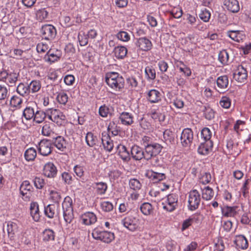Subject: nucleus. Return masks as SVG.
Here are the masks:
<instances>
[{
    "label": "nucleus",
    "mask_w": 251,
    "mask_h": 251,
    "mask_svg": "<svg viewBox=\"0 0 251 251\" xmlns=\"http://www.w3.org/2000/svg\"><path fill=\"white\" fill-rule=\"evenodd\" d=\"M105 82L112 89L120 91L124 88L125 79L116 72H109L106 74Z\"/></svg>",
    "instance_id": "f257e3e1"
},
{
    "label": "nucleus",
    "mask_w": 251,
    "mask_h": 251,
    "mask_svg": "<svg viewBox=\"0 0 251 251\" xmlns=\"http://www.w3.org/2000/svg\"><path fill=\"white\" fill-rule=\"evenodd\" d=\"M63 210V217L64 221L67 224H70L74 216L73 208V201L71 198L67 196L65 198L62 204Z\"/></svg>",
    "instance_id": "f03ea898"
},
{
    "label": "nucleus",
    "mask_w": 251,
    "mask_h": 251,
    "mask_svg": "<svg viewBox=\"0 0 251 251\" xmlns=\"http://www.w3.org/2000/svg\"><path fill=\"white\" fill-rule=\"evenodd\" d=\"M47 118L58 126L64 124L66 117L59 110L56 109H49L47 110Z\"/></svg>",
    "instance_id": "7ed1b4c3"
},
{
    "label": "nucleus",
    "mask_w": 251,
    "mask_h": 251,
    "mask_svg": "<svg viewBox=\"0 0 251 251\" xmlns=\"http://www.w3.org/2000/svg\"><path fill=\"white\" fill-rule=\"evenodd\" d=\"M92 236L96 240H99L106 243H110L115 238L114 233L107 231H100L98 229H95L93 230Z\"/></svg>",
    "instance_id": "20e7f679"
},
{
    "label": "nucleus",
    "mask_w": 251,
    "mask_h": 251,
    "mask_svg": "<svg viewBox=\"0 0 251 251\" xmlns=\"http://www.w3.org/2000/svg\"><path fill=\"white\" fill-rule=\"evenodd\" d=\"M201 195L197 190H192L189 193L188 208L191 211L198 208L201 202Z\"/></svg>",
    "instance_id": "39448f33"
},
{
    "label": "nucleus",
    "mask_w": 251,
    "mask_h": 251,
    "mask_svg": "<svg viewBox=\"0 0 251 251\" xmlns=\"http://www.w3.org/2000/svg\"><path fill=\"white\" fill-rule=\"evenodd\" d=\"M148 146L144 149L145 159L147 160H151L152 157H156L161 152L163 148L160 144L155 142Z\"/></svg>",
    "instance_id": "423d86ee"
},
{
    "label": "nucleus",
    "mask_w": 251,
    "mask_h": 251,
    "mask_svg": "<svg viewBox=\"0 0 251 251\" xmlns=\"http://www.w3.org/2000/svg\"><path fill=\"white\" fill-rule=\"evenodd\" d=\"M123 226L131 231H135L138 227L139 220L132 215H127L122 220Z\"/></svg>",
    "instance_id": "0eeeda50"
},
{
    "label": "nucleus",
    "mask_w": 251,
    "mask_h": 251,
    "mask_svg": "<svg viewBox=\"0 0 251 251\" xmlns=\"http://www.w3.org/2000/svg\"><path fill=\"white\" fill-rule=\"evenodd\" d=\"M177 197L176 195L171 194L167 196L165 202H162L163 208L169 212L174 211L177 205Z\"/></svg>",
    "instance_id": "6e6552de"
},
{
    "label": "nucleus",
    "mask_w": 251,
    "mask_h": 251,
    "mask_svg": "<svg viewBox=\"0 0 251 251\" xmlns=\"http://www.w3.org/2000/svg\"><path fill=\"white\" fill-rule=\"evenodd\" d=\"M234 79L240 83L244 82L248 78V72L243 64L239 65L233 73Z\"/></svg>",
    "instance_id": "1a4fd4ad"
},
{
    "label": "nucleus",
    "mask_w": 251,
    "mask_h": 251,
    "mask_svg": "<svg viewBox=\"0 0 251 251\" xmlns=\"http://www.w3.org/2000/svg\"><path fill=\"white\" fill-rule=\"evenodd\" d=\"M52 149L51 141L50 140L43 139L38 144V151L43 156H48L50 154Z\"/></svg>",
    "instance_id": "9d476101"
},
{
    "label": "nucleus",
    "mask_w": 251,
    "mask_h": 251,
    "mask_svg": "<svg viewBox=\"0 0 251 251\" xmlns=\"http://www.w3.org/2000/svg\"><path fill=\"white\" fill-rule=\"evenodd\" d=\"M41 32L42 38L47 40H52L56 34V28L51 25H45L42 26Z\"/></svg>",
    "instance_id": "9b49d317"
},
{
    "label": "nucleus",
    "mask_w": 251,
    "mask_h": 251,
    "mask_svg": "<svg viewBox=\"0 0 251 251\" xmlns=\"http://www.w3.org/2000/svg\"><path fill=\"white\" fill-rule=\"evenodd\" d=\"M193 132L191 128L184 129L180 136L182 145L184 147L190 146L193 142Z\"/></svg>",
    "instance_id": "f8f14e48"
},
{
    "label": "nucleus",
    "mask_w": 251,
    "mask_h": 251,
    "mask_svg": "<svg viewBox=\"0 0 251 251\" xmlns=\"http://www.w3.org/2000/svg\"><path fill=\"white\" fill-rule=\"evenodd\" d=\"M135 45L140 50L145 51L151 50L152 47L151 41L145 37L137 39Z\"/></svg>",
    "instance_id": "ddd939ff"
},
{
    "label": "nucleus",
    "mask_w": 251,
    "mask_h": 251,
    "mask_svg": "<svg viewBox=\"0 0 251 251\" xmlns=\"http://www.w3.org/2000/svg\"><path fill=\"white\" fill-rule=\"evenodd\" d=\"M145 175L153 183L158 182L166 178V175L164 173L158 172L152 170H148Z\"/></svg>",
    "instance_id": "4468645a"
},
{
    "label": "nucleus",
    "mask_w": 251,
    "mask_h": 251,
    "mask_svg": "<svg viewBox=\"0 0 251 251\" xmlns=\"http://www.w3.org/2000/svg\"><path fill=\"white\" fill-rule=\"evenodd\" d=\"M61 51L58 50L50 49L44 57V59L50 63L57 61L61 57Z\"/></svg>",
    "instance_id": "2eb2a0df"
},
{
    "label": "nucleus",
    "mask_w": 251,
    "mask_h": 251,
    "mask_svg": "<svg viewBox=\"0 0 251 251\" xmlns=\"http://www.w3.org/2000/svg\"><path fill=\"white\" fill-rule=\"evenodd\" d=\"M57 170L55 166L51 162L46 163L43 169V174L45 176L53 178L57 174Z\"/></svg>",
    "instance_id": "dca6fc26"
},
{
    "label": "nucleus",
    "mask_w": 251,
    "mask_h": 251,
    "mask_svg": "<svg viewBox=\"0 0 251 251\" xmlns=\"http://www.w3.org/2000/svg\"><path fill=\"white\" fill-rule=\"evenodd\" d=\"M131 154L133 159L140 160L143 158L145 159V151L137 145H134L131 149Z\"/></svg>",
    "instance_id": "f3484780"
},
{
    "label": "nucleus",
    "mask_w": 251,
    "mask_h": 251,
    "mask_svg": "<svg viewBox=\"0 0 251 251\" xmlns=\"http://www.w3.org/2000/svg\"><path fill=\"white\" fill-rule=\"evenodd\" d=\"M101 135V142L104 149L106 151L110 152L114 147L113 141L106 132H102Z\"/></svg>",
    "instance_id": "a211bd4d"
},
{
    "label": "nucleus",
    "mask_w": 251,
    "mask_h": 251,
    "mask_svg": "<svg viewBox=\"0 0 251 251\" xmlns=\"http://www.w3.org/2000/svg\"><path fill=\"white\" fill-rule=\"evenodd\" d=\"M234 242L236 248L239 249L246 250L249 246L248 241L243 235H236Z\"/></svg>",
    "instance_id": "6ab92c4d"
},
{
    "label": "nucleus",
    "mask_w": 251,
    "mask_h": 251,
    "mask_svg": "<svg viewBox=\"0 0 251 251\" xmlns=\"http://www.w3.org/2000/svg\"><path fill=\"white\" fill-rule=\"evenodd\" d=\"M213 147V142L207 141V142L201 143L198 149V152L199 154L206 155L209 154Z\"/></svg>",
    "instance_id": "aec40b11"
},
{
    "label": "nucleus",
    "mask_w": 251,
    "mask_h": 251,
    "mask_svg": "<svg viewBox=\"0 0 251 251\" xmlns=\"http://www.w3.org/2000/svg\"><path fill=\"white\" fill-rule=\"evenodd\" d=\"M147 100L151 103H157L161 100V94L155 89L150 90L147 94Z\"/></svg>",
    "instance_id": "412c9836"
},
{
    "label": "nucleus",
    "mask_w": 251,
    "mask_h": 251,
    "mask_svg": "<svg viewBox=\"0 0 251 251\" xmlns=\"http://www.w3.org/2000/svg\"><path fill=\"white\" fill-rule=\"evenodd\" d=\"M81 219L82 223L84 225H90L95 223L97 218L94 213L88 212L82 215Z\"/></svg>",
    "instance_id": "4be33fe9"
},
{
    "label": "nucleus",
    "mask_w": 251,
    "mask_h": 251,
    "mask_svg": "<svg viewBox=\"0 0 251 251\" xmlns=\"http://www.w3.org/2000/svg\"><path fill=\"white\" fill-rule=\"evenodd\" d=\"M119 118L124 125L129 126L133 123V115L129 112H122L120 113Z\"/></svg>",
    "instance_id": "5701e85b"
},
{
    "label": "nucleus",
    "mask_w": 251,
    "mask_h": 251,
    "mask_svg": "<svg viewBox=\"0 0 251 251\" xmlns=\"http://www.w3.org/2000/svg\"><path fill=\"white\" fill-rule=\"evenodd\" d=\"M224 5L232 13H237L240 10L239 2L237 0H225Z\"/></svg>",
    "instance_id": "b1692460"
},
{
    "label": "nucleus",
    "mask_w": 251,
    "mask_h": 251,
    "mask_svg": "<svg viewBox=\"0 0 251 251\" xmlns=\"http://www.w3.org/2000/svg\"><path fill=\"white\" fill-rule=\"evenodd\" d=\"M53 140L51 141L55 147L59 150L64 151L66 148L67 143L64 137L61 136H58L56 137H52Z\"/></svg>",
    "instance_id": "393cba45"
},
{
    "label": "nucleus",
    "mask_w": 251,
    "mask_h": 251,
    "mask_svg": "<svg viewBox=\"0 0 251 251\" xmlns=\"http://www.w3.org/2000/svg\"><path fill=\"white\" fill-rule=\"evenodd\" d=\"M117 150L118 154L124 161L128 162L130 160V153L125 146L119 145L117 147Z\"/></svg>",
    "instance_id": "a878e982"
},
{
    "label": "nucleus",
    "mask_w": 251,
    "mask_h": 251,
    "mask_svg": "<svg viewBox=\"0 0 251 251\" xmlns=\"http://www.w3.org/2000/svg\"><path fill=\"white\" fill-rule=\"evenodd\" d=\"M30 215L33 220L38 222L40 219L39 205L36 202H32L30 205Z\"/></svg>",
    "instance_id": "bb28decb"
},
{
    "label": "nucleus",
    "mask_w": 251,
    "mask_h": 251,
    "mask_svg": "<svg viewBox=\"0 0 251 251\" xmlns=\"http://www.w3.org/2000/svg\"><path fill=\"white\" fill-rule=\"evenodd\" d=\"M57 206L54 204H49L45 207V214L49 218H53L55 214L59 216V212L57 211Z\"/></svg>",
    "instance_id": "cd10ccee"
},
{
    "label": "nucleus",
    "mask_w": 251,
    "mask_h": 251,
    "mask_svg": "<svg viewBox=\"0 0 251 251\" xmlns=\"http://www.w3.org/2000/svg\"><path fill=\"white\" fill-rule=\"evenodd\" d=\"M7 231L8 236L10 239H12L16 233L18 232V226L17 224L12 221H8L7 223Z\"/></svg>",
    "instance_id": "c85d7f7f"
},
{
    "label": "nucleus",
    "mask_w": 251,
    "mask_h": 251,
    "mask_svg": "<svg viewBox=\"0 0 251 251\" xmlns=\"http://www.w3.org/2000/svg\"><path fill=\"white\" fill-rule=\"evenodd\" d=\"M237 207L236 206H225V207L222 208V213L223 215L225 217H234L237 214Z\"/></svg>",
    "instance_id": "c756f323"
},
{
    "label": "nucleus",
    "mask_w": 251,
    "mask_h": 251,
    "mask_svg": "<svg viewBox=\"0 0 251 251\" xmlns=\"http://www.w3.org/2000/svg\"><path fill=\"white\" fill-rule=\"evenodd\" d=\"M216 82L221 90L226 89L228 86V78L226 75L220 76L217 79Z\"/></svg>",
    "instance_id": "7c9ffc66"
},
{
    "label": "nucleus",
    "mask_w": 251,
    "mask_h": 251,
    "mask_svg": "<svg viewBox=\"0 0 251 251\" xmlns=\"http://www.w3.org/2000/svg\"><path fill=\"white\" fill-rule=\"evenodd\" d=\"M163 139L167 144H174L175 134L170 129H166L163 132Z\"/></svg>",
    "instance_id": "2f4dec72"
},
{
    "label": "nucleus",
    "mask_w": 251,
    "mask_h": 251,
    "mask_svg": "<svg viewBox=\"0 0 251 251\" xmlns=\"http://www.w3.org/2000/svg\"><path fill=\"white\" fill-rule=\"evenodd\" d=\"M114 52L117 58L123 59L126 55L127 50L124 46H117L115 48Z\"/></svg>",
    "instance_id": "473e14b6"
},
{
    "label": "nucleus",
    "mask_w": 251,
    "mask_h": 251,
    "mask_svg": "<svg viewBox=\"0 0 251 251\" xmlns=\"http://www.w3.org/2000/svg\"><path fill=\"white\" fill-rule=\"evenodd\" d=\"M16 91L18 94L23 97L27 96L30 92L28 84L20 83L17 87Z\"/></svg>",
    "instance_id": "72a5a7b5"
},
{
    "label": "nucleus",
    "mask_w": 251,
    "mask_h": 251,
    "mask_svg": "<svg viewBox=\"0 0 251 251\" xmlns=\"http://www.w3.org/2000/svg\"><path fill=\"white\" fill-rule=\"evenodd\" d=\"M19 76V74L15 72H9L6 83L9 86H13L16 84Z\"/></svg>",
    "instance_id": "f704fd0d"
},
{
    "label": "nucleus",
    "mask_w": 251,
    "mask_h": 251,
    "mask_svg": "<svg viewBox=\"0 0 251 251\" xmlns=\"http://www.w3.org/2000/svg\"><path fill=\"white\" fill-rule=\"evenodd\" d=\"M46 117H47V110L46 112L42 110H37L35 112L33 121L36 123L40 124L45 120Z\"/></svg>",
    "instance_id": "c9c22d12"
},
{
    "label": "nucleus",
    "mask_w": 251,
    "mask_h": 251,
    "mask_svg": "<svg viewBox=\"0 0 251 251\" xmlns=\"http://www.w3.org/2000/svg\"><path fill=\"white\" fill-rule=\"evenodd\" d=\"M140 210L142 213L145 215L152 214L153 208L152 205L149 202H145L140 206Z\"/></svg>",
    "instance_id": "e433bc0d"
},
{
    "label": "nucleus",
    "mask_w": 251,
    "mask_h": 251,
    "mask_svg": "<svg viewBox=\"0 0 251 251\" xmlns=\"http://www.w3.org/2000/svg\"><path fill=\"white\" fill-rule=\"evenodd\" d=\"M36 155V151L33 148H30L27 149L24 154L25 158L27 161L34 160Z\"/></svg>",
    "instance_id": "4c0bfd02"
},
{
    "label": "nucleus",
    "mask_w": 251,
    "mask_h": 251,
    "mask_svg": "<svg viewBox=\"0 0 251 251\" xmlns=\"http://www.w3.org/2000/svg\"><path fill=\"white\" fill-rule=\"evenodd\" d=\"M48 77L50 79L56 81V83H55L52 85L53 90H60L61 88V86L59 85V83L61 82L62 79L61 78L59 77L58 75H57L56 73L53 72L50 73Z\"/></svg>",
    "instance_id": "58836bf2"
},
{
    "label": "nucleus",
    "mask_w": 251,
    "mask_h": 251,
    "mask_svg": "<svg viewBox=\"0 0 251 251\" xmlns=\"http://www.w3.org/2000/svg\"><path fill=\"white\" fill-rule=\"evenodd\" d=\"M218 59L222 64L224 65L228 64L229 61V55L226 50H222L219 52Z\"/></svg>",
    "instance_id": "ea45409f"
},
{
    "label": "nucleus",
    "mask_w": 251,
    "mask_h": 251,
    "mask_svg": "<svg viewBox=\"0 0 251 251\" xmlns=\"http://www.w3.org/2000/svg\"><path fill=\"white\" fill-rule=\"evenodd\" d=\"M29 92L34 93L40 90L41 87V84L39 80H32L28 84Z\"/></svg>",
    "instance_id": "a19ab883"
},
{
    "label": "nucleus",
    "mask_w": 251,
    "mask_h": 251,
    "mask_svg": "<svg viewBox=\"0 0 251 251\" xmlns=\"http://www.w3.org/2000/svg\"><path fill=\"white\" fill-rule=\"evenodd\" d=\"M242 224L251 226V213L250 211L244 212L241 216Z\"/></svg>",
    "instance_id": "79ce46f5"
},
{
    "label": "nucleus",
    "mask_w": 251,
    "mask_h": 251,
    "mask_svg": "<svg viewBox=\"0 0 251 251\" xmlns=\"http://www.w3.org/2000/svg\"><path fill=\"white\" fill-rule=\"evenodd\" d=\"M214 196V191L213 189L209 186L205 187L202 193V197L205 200L211 199Z\"/></svg>",
    "instance_id": "37998d69"
},
{
    "label": "nucleus",
    "mask_w": 251,
    "mask_h": 251,
    "mask_svg": "<svg viewBox=\"0 0 251 251\" xmlns=\"http://www.w3.org/2000/svg\"><path fill=\"white\" fill-rule=\"evenodd\" d=\"M85 140L87 145L91 147H94L97 140V137L95 136L91 132H89L86 134Z\"/></svg>",
    "instance_id": "c03bdc74"
},
{
    "label": "nucleus",
    "mask_w": 251,
    "mask_h": 251,
    "mask_svg": "<svg viewBox=\"0 0 251 251\" xmlns=\"http://www.w3.org/2000/svg\"><path fill=\"white\" fill-rule=\"evenodd\" d=\"M49 14L46 8H41L38 10L36 13V18L39 21L42 22L47 18Z\"/></svg>",
    "instance_id": "a18cd8bd"
},
{
    "label": "nucleus",
    "mask_w": 251,
    "mask_h": 251,
    "mask_svg": "<svg viewBox=\"0 0 251 251\" xmlns=\"http://www.w3.org/2000/svg\"><path fill=\"white\" fill-rule=\"evenodd\" d=\"M54 232L51 229H46L43 232V239L44 241H49L54 240Z\"/></svg>",
    "instance_id": "49530a36"
},
{
    "label": "nucleus",
    "mask_w": 251,
    "mask_h": 251,
    "mask_svg": "<svg viewBox=\"0 0 251 251\" xmlns=\"http://www.w3.org/2000/svg\"><path fill=\"white\" fill-rule=\"evenodd\" d=\"M145 74L148 80H154L156 77V72L152 67L148 66L145 68Z\"/></svg>",
    "instance_id": "de8ad7c7"
},
{
    "label": "nucleus",
    "mask_w": 251,
    "mask_h": 251,
    "mask_svg": "<svg viewBox=\"0 0 251 251\" xmlns=\"http://www.w3.org/2000/svg\"><path fill=\"white\" fill-rule=\"evenodd\" d=\"M35 112V111L33 108L27 107L24 110L23 115L26 120H28L33 118Z\"/></svg>",
    "instance_id": "09e8293b"
},
{
    "label": "nucleus",
    "mask_w": 251,
    "mask_h": 251,
    "mask_svg": "<svg viewBox=\"0 0 251 251\" xmlns=\"http://www.w3.org/2000/svg\"><path fill=\"white\" fill-rule=\"evenodd\" d=\"M32 187L28 180L24 181L20 188V193L31 192Z\"/></svg>",
    "instance_id": "8fccbe9b"
},
{
    "label": "nucleus",
    "mask_w": 251,
    "mask_h": 251,
    "mask_svg": "<svg viewBox=\"0 0 251 251\" xmlns=\"http://www.w3.org/2000/svg\"><path fill=\"white\" fill-rule=\"evenodd\" d=\"M201 136L205 142L211 141L212 132L208 127H204L201 131Z\"/></svg>",
    "instance_id": "3c124183"
},
{
    "label": "nucleus",
    "mask_w": 251,
    "mask_h": 251,
    "mask_svg": "<svg viewBox=\"0 0 251 251\" xmlns=\"http://www.w3.org/2000/svg\"><path fill=\"white\" fill-rule=\"evenodd\" d=\"M50 195L51 200L54 202L59 204L62 198L60 193L56 191L51 190L50 192Z\"/></svg>",
    "instance_id": "603ef678"
},
{
    "label": "nucleus",
    "mask_w": 251,
    "mask_h": 251,
    "mask_svg": "<svg viewBox=\"0 0 251 251\" xmlns=\"http://www.w3.org/2000/svg\"><path fill=\"white\" fill-rule=\"evenodd\" d=\"M129 185L130 188L134 190H139L142 186L139 180L136 178L130 179L129 182Z\"/></svg>",
    "instance_id": "864d4df0"
},
{
    "label": "nucleus",
    "mask_w": 251,
    "mask_h": 251,
    "mask_svg": "<svg viewBox=\"0 0 251 251\" xmlns=\"http://www.w3.org/2000/svg\"><path fill=\"white\" fill-rule=\"evenodd\" d=\"M23 102L21 98L17 96H13L10 100V104L12 107H17L21 105Z\"/></svg>",
    "instance_id": "5fc2aeb1"
},
{
    "label": "nucleus",
    "mask_w": 251,
    "mask_h": 251,
    "mask_svg": "<svg viewBox=\"0 0 251 251\" xmlns=\"http://www.w3.org/2000/svg\"><path fill=\"white\" fill-rule=\"evenodd\" d=\"M7 87L3 84H0V100H4L8 97Z\"/></svg>",
    "instance_id": "6e6d98bb"
},
{
    "label": "nucleus",
    "mask_w": 251,
    "mask_h": 251,
    "mask_svg": "<svg viewBox=\"0 0 251 251\" xmlns=\"http://www.w3.org/2000/svg\"><path fill=\"white\" fill-rule=\"evenodd\" d=\"M96 189L97 193L99 194H104L107 188L106 183L102 182L96 183Z\"/></svg>",
    "instance_id": "4d7b16f0"
},
{
    "label": "nucleus",
    "mask_w": 251,
    "mask_h": 251,
    "mask_svg": "<svg viewBox=\"0 0 251 251\" xmlns=\"http://www.w3.org/2000/svg\"><path fill=\"white\" fill-rule=\"evenodd\" d=\"M42 133L44 136H51L54 132L50 125L46 123L42 127Z\"/></svg>",
    "instance_id": "13d9d810"
},
{
    "label": "nucleus",
    "mask_w": 251,
    "mask_h": 251,
    "mask_svg": "<svg viewBox=\"0 0 251 251\" xmlns=\"http://www.w3.org/2000/svg\"><path fill=\"white\" fill-rule=\"evenodd\" d=\"M178 63H179V64H177L176 66L177 67H178L179 65H181L183 66V67H181V66L179 67V71L183 73V74L186 76H189L191 75V71L190 69V68L187 67L183 63V62L182 61H179Z\"/></svg>",
    "instance_id": "bf43d9fd"
},
{
    "label": "nucleus",
    "mask_w": 251,
    "mask_h": 251,
    "mask_svg": "<svg viewBox=\"0 0 251 251\" xmlns=\"http://www.w3.org/2000/svg\"><path fill=\"white\" fill-rule=\"evenodd\" d=\"M220 105L224 108H229L231 105V100L227 97H223L220 102Z\"/></svg>",
    "instance_id": "052dcab7"
},
{
    "label": "nucleus",
    "mask_w": 251,
    "mask_h": 251,
    "mask_svg": "<svg viewBox=\"0 0 251 251\" xmlns=\"http://www.w3.org/2000/svg\"><path fill=\"white\" fill-rule=\"evenodd\" d=\"M56 100L60 104L65 105L68 101V97L67 94L61 92L58 94Z\"/></svg>",
    "instance_id": "680f3d73"
},
{
    "label": "nucleus",
    "mask_w": 251,
    "mask_h": 251,
    "mask_svg": "<svg viewBox=\"0 0 251 251\" xmlns=\"http://www.w3.org/2000/svg\"><path fill=\"white\" fill-rule=\"evenodd\" d=\"M100 207L102 210L105 212H110L113 209V204L107 201L101 202L100 203Z\"/></svg>",
    "instance_id": "e2e57ef3"
},
{
    "label": "nucleus",
    "mask_w": 251,
    "mask_h": 251,
    "mask_svg": "<svg viewBox=\"0 0 251 251\" xmlns=\"http://www.w3.org/2000/svg\"><path fill=\"white\" fill-rule=\"evenodd\" d=\"M116 36L118 39L124 42L128 41L130 39V36L128 33L124 31L119 32Z\"/></svg>",
    "instance_id": "0e129e2a"
},
{
    "label": "nucleus",
    "mask_w": 251,
    "mask_h": 251,
    "mask_svg": "<svg viewBox=\"0 0 251 251\" xmlns=\"http://www.w3.org/2000/svg\"><path fill=\"white\" fill-rule=\"evenodd\" d=\"M34 186L37 188L41 189L43 188L45 184V180L40 177H35L33 180Z\"/></svg>",
    "instance_id": "69168bd1"
},
{
    "label": "nucleus",
    "mask_w": 251,
    "mask_h": 251,
    "mask_svg": "<svg viewBox=\"0 0 251 251\" xmlns=\"http://www.w3.org/2000/svg\"><path fill=\"white\" fill-rule=\"evenodd\" d=\"M49 48V46L46 43H39L36 46V50L39 53H45Z\"/></svg>",
    "instance_id": "338daca9"
},
{
    "label": "nucleus",
    "mask_w": 251,
    "mask_h": 251,
    "mask_svg": "<svg viewBox=\"0 0 251 251\" xmlns=\"http://www.w3.org/2000/svg\"><path fill=\"white\" fill-rule=\"evenodd\" d=\"M204 114L205 118L208 120L213 119L215 116V112L210 107L205 108Z\"/></svg>",
    "instance_id": "774afa93"
}]
</instances>
